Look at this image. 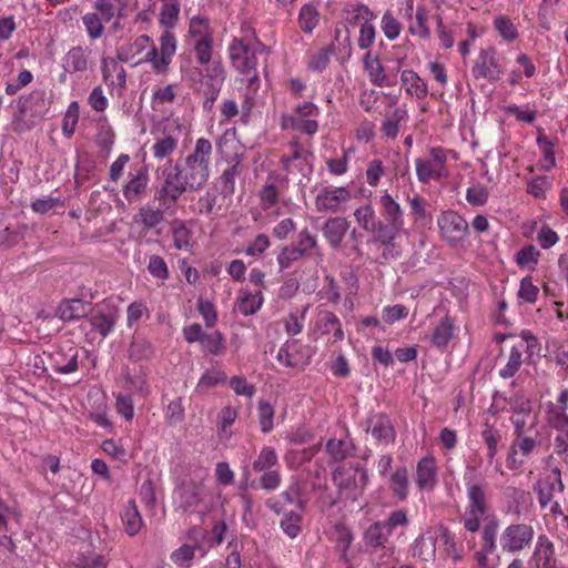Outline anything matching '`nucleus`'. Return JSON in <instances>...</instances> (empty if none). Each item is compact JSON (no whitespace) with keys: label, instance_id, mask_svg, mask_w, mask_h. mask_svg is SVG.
Segmentation results:
<instances>
[{"label":"nucleus","instance_id":"6","mask_svg":"<svg viewBox=\"0 0 568 568\" xmlns=\"http://www.w3.org/2000/svg\"><path fill=\"white\" fill-rule=\"evenodd\" d=\"M212 153V142L205 138H199L192 151L175 165L201 190L210 178Z\"/></svg>","mask_w":568,"mask_h":568},{"label":"nucleus","instance_id":"34","mask_svg":"<svg viewBox=\"0 0 568 568\" xmlns=\"http://www.w3.org/2000/svg\"><path fill=\"white\" fill-rule=\"evenodd\" d=\"M204 536V530L199 527L194 526L189 530V538L194 540L193 545L184 544L180 548L175 549L170 558L171 560L178 565V566H184L187 565L194 557L195 551L201 550L203 552V549L201 545L199 544V537Z\"/></svg>","mask_w":568,"mask_h":568},{"label":"nucleus","instance_id":"41","mask_svg":"<svg viewBox=\"0 0 568 568\" xmlns=\"http://www.w3.org/2000/svg\"><path fill=\"white\" fill-rule=\"evenodd\" d=\"M379 205L385 222L404 225V211L400 204L384 190L379 196Z\"/></svg>","mask_w":568,"mask_h":568},{"label":"nucleus","instance_id":"35","mask_svg":"<svg viewBox=\"0 0 568 568\" xmlns=\"http://www.w3.org/2000/svg\"><path fill=\"white\" fill-rule=\"evenodd\" d=\"M364 70L369 81L376 87H390L396 83L395 78L389 79L377 55L366 52L363 58Z\"/></svg>","mask_w":568,"mask_h":568},{"label":"nucleus","instance_id":"60","mask_svg":"<svg viewBox=\"0 0 568 568\" xmlns=\"http://www.w3.org/2000/svg\"><path fill=\"white\" fill-rule=\"evenodd\" d=\"M536 142L542 154V158L539 162V166L541 170L548 172L556 165V158L554 151L555 144L545 134H538Z\"/></svg>","mask_w":568,"mask_h":568},{"label":"nucleus","instance_id":"52","mask_svg":"<svg viewBox=\"0 0 568 568\" xmlns=\"http://www.w3.org/2000/svg\"><path fill=\"white\" fill-rule=\"evenodd\" d=\"M331 539L335 542V548L341 557L346 559L347 551L354 540L352 530L344 524H336L331 532Z\"/></svg>","mask_w":568,"mask_h":568},{"label":"nucleus","instance_id":"39","mask_svg":"<svg viewBox=\"0 0 568 568\" xmlns=\"http://www.w3.org/2000/svg\"><path fill=\"white\" fill-rule=\"evenodd\" d=\"M400 83L407 95L417 100H424L428 94L427 84L413 70H403L400 73Z\"/></svg>","mask_w":568,"mask_h":568},{"label":"nucleus","instance_id":"37","mask_svg":"<svg viewBox=\"0 0 568 568\" xmlns=\"http://www.w3.org/2000/svg\"><path fill=\"white\" fill-rule=\"evenodd\" d=\"M514 439L510 444L520 456L529 458L532 454L537 453L542 443V435L539 429L530 433L513 434Z\"/></svg>","mask_w":568,"mask_h":568},{"label":"nucleus","instance_id":"53","mask_svg":"<svg viewBox=\"0 0 568 568\" xmlns=\"http://www.w3.org/2000/svg\"><path fill=\"white\" fill-rule=\"evenodd\" d=\"M438 542L444 546V552L455 562L463 559V548L457 545L455 536L444 526H437Z\"/></svg>","mask_w":568,"mask_h":568},{"label":"nucleus","instance_id":"54","mask_svg":"<svg viewBox=\"0 0 568 568\" xmlns=\"http://www.w3.org/2000/svg\"><path fill=\"white\" fill-rule=\"evenodd\" d=\"M524 354L521 346H511L505 365L498 372L503 379H509L518 373L524 363Z\"/></svg>","mask_w":568,"mask_h":568},{"label":"nucleus","instance_id":"19","mask_svg":"<svg viewBox=\"0 0 568 568\" xmlns=\"http://www.w3.org/2000/svg\"><path fill=\"white\" fill-rule=\"evenodd\" d=\"M352 199V192L346 186H324L315 197L318 212L337 213L344 211Z\"/></svg>","mask_w":568,"mask_h":568},{"label":"nucleus","instance_id":"49","mask_svg":"<svg viewBox=\"0 0 568 568\" xmlns=\"http://www.w3.org/2000/svg\"><path fill=\"white\" fill-rule=\"evenodd\" d=\"M333 54V44L320 49L310 50L306 53L307 69L313 72H323L328 67Z\"/></svg>","mask_w":568,"mask_h":568},{"label":"nucleus","instance_id":"43","mask_svg":"<svg viewBox=\"0 0 568 568\" xmlns=\"http://www.w3.org/2000/svg\"><path fill=\"white\" fill-rule=\"evenodd\" d=\"M408 113L405 106H396L390 113L385 116L382 123L381 131L390 140H395L399 133L402 123H406Z\"/></svg>","mask_w":568,"mask_h":568},{"label":"nucleus","instance_id":"14","mask_svg":"<svg viewBox=\"0 0 568 568\" xmlns=\"http://www.w3.org/2000/svg\"><path fill=\"white\" fill-rule=\"evenodd\" d=\"M535 537L534 527L526 523H511L499 535V547L504 552L517 554L530 548Z\"/></svg>","mask_w":568,"mask_h":568},{"label":"nucleus","instance_id":"1","mask_svg":"<svg viewBox=\"0 0 568 568\" xmlns=\"http://www.w3.org/2000/svg\"><path fill=\"white\" fill-rule=\"evenodd\" d=\"M186 41L192 47L196 64L190 58L180 62L183 80L201 84L205 103L213 104L223 88L226 70L214 50V29L209 18L194 16L189 21Z\"/></svg>","mask_w":568,"mask_h":568},{"label":"nucleus","instance_id":"15","mask_svg":"<svg viewBox=\"0 0 568 568\" xmlns=\"http://www.w3.org/2000/svg\"><path fill=\"white\" fill-rule=\"evenodd\" d=\"M181 504L185 510L206 515L214 507V495L203 484L192 483L181 489Z\"/></svg>","mask_w":568,"mask_h":568},{"label":"nucleus","instance_id":"32","mask_svg":"<svg viewBox=\"0 0 568 568\" xmlns=\"http://www.w3.org/2000/svg\"><path fill=\"white\" fill-rule=\"evenodd\" d=\"M135 0H95L93 8L101 13L104 22H110L115 16L125 18L133 10Z\"/></svg>","mask_w":568,"mask_h":568},{"label":"nucleus","instance_id":"28","mask_svg":"<svg viewBox=\"0 0 568 568\" xmlns=\"http://www.w3.org/2000/svg\"><path fill=\"white\" fill-rule=\"evenodd\" d=\"M314 329L320 335L327 336V342L331 344H335L344 339L342 323L333 312H320L315 320Z\"/></svg>","mask_w":568,"mask_h":568},{"label":"nucleus","instance_id":"18","mask_svg":"<svg viewBox=\"0 0 568 568\" xmlns=\"http://www.w3.org/2000/svg\"><path fill=\"white\" fill-rule=\"evenodd\" d=\"M182 134V124L179 119H169L163 123L161 135L155 139L151 148L153 156L162 161L170 158L178 149Z\"/></svg>","mask_w":568,"mask_h":568},{"label":"nucleus","instance_id":"44","mask_svg":"<svg viewBox=\"0 0 568 568\" xmlns=\"http://www.w3.org/2000/svg\"><path fill=\"white\" fill-rule=\"evenodd\" d=\"M389 537L390 535L379 524V521H375L371 524L363 534L364 548L366 550L393 546V544L389 542Z\"/></svg>","mask_w":568,"mask_h":568},{"label":"nucleus","instance_id":"63","mask_svg":"<svg viewBox=\"0 0 568 568\" xmlns=\"http://www.w3.org/2000/svg\"><path fill=\"white\" fill-rule=\"evenodd\" d=\"M154 354L152 344L140 336L133 338L129 347V357L134 362L150 359Z\"/></svg>","mask_w":568,"mask_h":568},{"label":"nucleus","instance_id":"50","mask_svg":"<svg viewBox=\"0 0 568 568\" xmlns=\"http://www.w3.org/2000/svg\"><path fill=\"white\" fill-rule=\"evenodd\" d=\"M343 12L345 20L351 26L363 24L367 21H374V12L363 3H347L345 4Z\"/></svg>","mask_w":568,"mask_h":568},{"label":"nucleus","instance_id":"27","mask_svg":"<svg viewBox=\"0 0 568 568\" xmlns=\"http://www.w3.org/2000/svg\"><path fill=\"white\" fill-rule=\"evenodd\" d=\"M565 486L561 480V473L558 468L551 469L534 486V490L538 496V503L541 508H546L551 504L555 494L562 493Z\"/></svg>","mask_w":568,"mask_h":568},{"label":"nucleus","instance_id":"3","mask_svg":"<svg viewBox=\"0 0 568 568\" xmlns=\"http://www.w3.org/2000/svg\"><path fill=\"white\" fill-rule=\"evenodd\" d=\"M227 52L232 67L248 78V85L252 88L257 83V57L267 55L268 51L251 26L241 27L240 36L229 43Z\"/></svg>","mask_w":568,"mask_h":568},{"label":"nucleus","instance_id":"21","mask_svg":"<svg viewBox=\"0 0 568 568\" xmlns=\"http://www.w3.org/2000/svg\"><path fill=\"white\" fill-rule=\"evenodd\" d=\"M278 363L285 367L294 369H304L311 361L308 348L298 339L285 342L276 355Z\"/></svg>","mask_w":568,"mask_h":568},{"label":"nucleus","instance_id":"46","mask_svg":"<svg viewBox=\"0 0 568 568\" xmlns=\"http://www.w3.org/2000/svg\"><path fill=\"white\" fill-rule=\"evenodd\" d=\"M121 519L125 532L130 536H135L143 526L142 516L138 509L134 500H129L121 513Z\"/></svg>","mask_w":568,"mask_h":568},{"label":"nucleus","instance_id":"22","mask_svg":"<svg viewBox=\"0 0 568 568\" xmlns=\"http://www.w3.org/2000/svg\"><path fill=\"white\" fill-rule=\"evenodd\" d=\"M63 73L60 81L63 82L65 74L84 73L93 67L91 50L88 47L75 45L70 48L61 59Z\"/></svg>","mask_w":568,"mask_h":568},{"label":"nucleus","instance_id":"8","mask_svg":"<svg viewBox=\"0 0 568 568\" xmlns=\"http://www.w3.org/2000/svg\"><path fill=\"white\" fill-rule=\"evenodd\" d=\"M568 388L561 389L556 402H549L545 409L547 425L556 430L554 440L555 452L558 455L568 452Z\"/></svg>","mask_w":568,"mask_h":568},{"label":"nucleus","instance_id":"31","mask_svg":"<svg viewBox=\"0 0 568 568\" xmlns=\"http://www.w3.org/2000/svg\"><path fill=\"white\" fill-rule=\"evenodd\" d=\"M503 497L507 506L506 513L515 516L523 515L532 504L530 493L515 486L505 487Z\"/></svg>","mask_w":568,"mask_h":568},{"label":"nucleus","instance_id":"2","mask_svg":"<svg viewBox=\"0 0 568 568\" xmlns=\"http://www.w3.org/2000/svg\"><path fill=\"white\" fill-rule=\"evenodd\" d=\"M176 49L178 39L175 34L171 30H164L158 40V44L148 34H141L132 39L126 47H122L116 57L120 61L128 62L145 51L144 57L136 64L148 63L155 74L166 75L171 70Z\"/></svg>","mask_w":568,"mask_h":568},{"label":"nucleus","instance_id":"36","mask_svg":"<svg viewBox=\"0 0 568 568\" xmlns=\"http://www.w3.org/2000/svg\"><path fill=\"white\" fill-rule=\"evenodd\" d=\"M349 229V223L345 217L336 216L328 219L323 227V236L334 250L341 247L342 242Z\"/></svg>","mask_w":568,"mask_h":568},{"label":"nucleus","instance_id":"16","mask_svg":"<svg viewBox=\"0 0 568 568\" xmlns=\"http://www.w3.org/2000/svg\"><path fill=\"white\" fill-rule=\"evenodd\" d=\"M365 432L371 434L379 446H388L395 443L396 429L390 416L383 412H369L364 422Z\"/></svg>","mask_w":568,"mask_h":568},{"label":"nucleus","instance_id":"26","mask_svg":"<svg viewBox=\"0 0 568 568\" xmlns=\"http://www.w3.org/2000/svg\"><path fill=\"white\" fill-rule=\"evenodd\" d=\"M438 464L433 455L422 457L415 469V484L420 491L432 493L438 485Z\"/></svg>","mask_w":568,"mask_h":568},{"label":"nucleus","instance_id":"59","mask_svg":"<svg viewBox=\"0 0 568 568\" xmlns=\"http://www.w3.org/2000/svg\"><path fill=\"white\" fill-rule=\"evenodd\" d=\"M480 436L487 446V458L491 462L498 453V446L501 442V433L494 425L485 423Z\"/></svg>","mask_w":568,"mask_h":568},{"label":"nucleus","instance_id":"64","mask_svg":"<svg viewBox=\"0 0 568 568\" xmlns=\"http://www.w3.org/2000/svg\"><path fill=\"white\" fill-rule=\"evenodd\" d=\"M354 217L359 227L366 232H373L378 225L375 210L371 204H365L354 211Z\"/></svg>","mask_w":568,"mask_h":568},{"label":"nucleus","instance_id":"42","mask_svg":"<svg viewBox=\"0 0 568 568\" xmlns=\"http://www.w3.org/2000/svg\"><path fill=\"white\" fill-rule=\"evenodd\" d=\"M392 495L399 501H405L409 495L408 470L405 466L396 467L388 478Z\"/></svg>","mask_w":568,"mask_h":568},{"label":"nucleus","instance_id":"61","mask_svg":"<svg viewBox=\"0 0 568 568\" xmlns=\"http://www.w3.org/2000/svg\"><path fill=\"white\" fill-rule=\"evenodd\" d=\"M509 420L513 425V434L530 433L539 429L538 415L534 412L521 414L519 416H510Z\"/></svg>","mask_w":568,"mask_h":568},{"label":"nucleus","instance_id":"55","mask_svg":"<svg viewBox=\"0 0 568 568\" xmlns=\"http://www.w3.org/2000/svg\"><path fill=\"white\" fill-rule=\"evenodd\" d=\"M94 142L102 152L111 153L115 142V132L105 119L98 123Z\"/></svg>","mask_w":568,"mask_h":568},{"label":"nucleus","instance_id":"29","mask_svg":"<svg viewBox=\"0 0 568 568\" xmlns=\"http://www.w3.org/2000/svg\"><path fill=\"white\" fill-rule=\"evenodd\" d=\"M79 347L65 344L57 349L51 358L53 369L59 374H70L78 369Z\"/></svg>","mask_w":568,"mask_h":568},{"label":"nucleus","instance_id":"56","mask_svg":"<svg viewBox=\"0 0 568 568\" xmlns=\"http://www.w3.org/2000/svg\"><path fill=\"white\" fill-rule=\"evenodd\" d=\"M326 452L334 462H341L347 458L354 449L352 439L348 436L344 438H331L326 443Z\"/></svg>","mask_w":568,"mask_h":568},{"label":"nucleus","instance_id":"20","mask_svg":"<svg viewBox=\"0 0 568 568\" xmlns=\"http://www.w3.org/2000/svg\"><path fill=\"white\" fill-rule=\"evenodd\" d=\"M471 73L476 79H486L489 82L498 81L504 73V65L495 48L480 50L475 60Z\"/></svg>","mask_w":568,"mask_h":568},{"label":"nucleus","instance_id":"10","mask_svg":"<svg viewBox=\"0 0 568 568\" xmlns=\"http://www.w3.org/2000/svg\"><path fill=\"white\" fill-rule=\"evenodd\" d=\"M467 506L462 517L464 528L469 532H476L480 528L481 518L489 509L485 486L468 479L467 474L464 476Z\"/></svg>","mask_w":568,"mask_h":568},{"label":"nucleus","instance_id":"45","mask_svg":"<svg viewBox=\"0 0 568 568\" xmlns=\"http://www.w3.org/2000/svg\"><path fill=\"white\" fill-rule=\"evenodd\" d=\"M123 387L132 395L146 397L150 393L146 372L140 367L138 371H128L124 374Z\"/></svg>","mask_w":568,"mask_h":568},{"label":"nucleus","instance_id":"47","mask_svg":"<svg viewBox=\"0 0 568 568\" xmlns=\"http://www.w3.org/2000/svg\"><path fill=\"white\" fill-rule=\"evenodd\" d=\"M264 302L262 290L255 292L241 291L237 298V310L244 315H253L262 307Z\"/></svg>","mask_w":568,"mask_h":568},{"label":"nucleus","instance_id":"25","mask_svg":"<svg viewBox=\"0 0 568 568\" xmlns=\"http://www.w3.org/2000/svg\"><path fill=\"white\" fill-rule=\"evenodd\" d=\"M458 327L455 318L446 314L434 325L429 334V344L432 347L444 353L449 348L450 343L457 337Z\"/></svg>","mask_w":568,"mask_h":568},{"label":"nucleus","instance_id":"7","mask_svg":"<svg viewBox=\"0 0 568 568\" xmlns=\"http://www.w3.org/2000/svg\"><path fill=\"white\" fill-rule=\"evenodd\" d=\"M456 159L453 150L443 146H432L428 149L427 156L415 160V170L417 180L422 184H428L432 181H443L449 176L448 158Z\"/></svg>","mask_w":568,"mask_h":568},{"label":"nucleus","instance_id":"5","mask_svg":"<svg viewBox=\"0 0 568 568\" xmlns=\"http://www.w3.org/2000/svg\"><path fill=\"white\" fill-rule=\"evenodd\" d=\"M49 110L43 90H33L17 101V111L12 115L11 129L23 134L34 129Z\"/></svg>","mask_w":568,"mask_h":568},{"label":"nucleus","instance_id":"12","mask_svg":"<svg viewBox=\"0 0 568 568\" xmlns=\"http://www.w3.org/2000/svg\"><path fill=\"white\" fill-rule=\"evenodd\" d=\"M367 473L364 469L339 466L333 471V483L338 488L341 497L355 501L362 495L367 484Z\"/></svg>","mask_w":568,"mask_h":568},{"label":"nucleus","instance_id":"33","mask_svg":"<svg viewBox=\"0 0 568 568\" xmlns=\"http://www.w3.org/2000/svg\"><path fill=\"white\" fill-rule=\"evenodd\" d=\"M178 83L155 87L151 97L152 110L160 113L168 112L178 98Z\"/></svg>","mask_w":568,"mask_h":568},{"label":"nucleus","instance_id":"51","mask_svg":"<svg viewBox=\"0 0 568 568\" xmlns=\"http://www.w3.org/2000/svg\"><path fill=\"white\" fill-rule=\"evenodd\" d=\"M321 14L313 3H305L301 7L297 16L298 28L305 34H312L320 23Z\"/></svg>","mask_w":568,"mask_h":568},{"label":"nucleus","instance_id":"62","mask_svg":"<svg viewBox=\"0 0 568 568\" xmlns=\"http://www.w3.org/2000/svg\"><path fill=\"white\" fill-rule=\"evenodd\" d=\"M540 252L532 244L523 246L515 255L516 264L521 268L534 271L539 262Z\"/></svg>","mask_w":568,"mask_h":568},{"label":"nucleus","instance_id":"24","mask_svg":"<svg viewBox=\"0 0 568 568\" xmlns=\"http://www.w3.org/2000/svg\"><path fill=\"white\" fill-rule=\"evenodd\" d=\"M102 77L111 95L122 98L126 91V71L115 59L102 61Z\"/></svg>","mask_w":568,"mask_h":568},{"label":"nucleus","instance_id":"11","mask_svg":"<svg viewBox=\"0 0 568 568\" xmlns=\"http://www.w3.org/2000/svg\"><path fill=\"white\" fill-rule=\"evenodd\" d=\"M199 191L195 183H192L185 174L176 166L163 171V182L158 193L160 203L166 209L175 205L176 201L185 191Z\"/></svg>","mask_w":568,"mask_h":568},{"label":"nucleus","instance_id":"13","mask_svg":"<svg viewBox=\"0 0 568 568\" xmlns=\"http://www.w3.org/2000/svg\"><path fill=\"white\" fill-rule=\"evenodd\" d=\"M311 143L303 142L297 135L287 143V153L281 156V164L287 173L306 174L312 171L313 153L310 150Z\"/></svg>","mask_w":568,"mask_h":568},{"label":"nucleus","instance_id":"58","mask_svg":"<svg viewBox=\"0 0 568 568\" xmlns=\"http://www.w3.org/2000/svg\"><path fill=\"white\" fill-rule=\"evenodd\" d=\"M379 524L392 536L398 528L405 529L409 525L408 510L399 508L390 511Z\"/></svg>","mask_w":568,"mask_h":568},{"label":"nucleus","instance_id":"17","mask_svg":"<svg viewBox=\"0 0 568 568\" xmlns=\"http://www.w3.org/2000/svg\"><path fill=\"white\" fill-rule=\"evenodd\" d=\"M437 225L440 236L448 242L449 245L462 243L469 233L467 221L453 210L442 212L437 217Z\"/></svg>","mask_w":568,"mask_h":568},{"label":"nucleus","instance_id":"9","mask_svg":"<svg viewBox=\"0 0 568 568\" xmlns=\"http://www.w3.org/2000/svg\"><path fill=\"white\" fill-rule=\"evenodd\" d=\"M321 109L311 101H304L292 108L291 112L283 113L280 119L282 130L301 132L307 136H314L318 131V116Z\"/></svg>","mask_w":568,"mask_h":568},{"label":"nucleus","instance_id":"30","mask_svg":"<svg viewBox=\"0 0 568 568\" xmlns=\"http://www.w3.org/2000/svg\"><path fill=\"white\" fill-rule=\"evenodd\" d=\"M437 542V526L428 528L425 532L420 534L413 542V556L422 561L434 560L436 555Z\"/></svg>","mask_w":568,"mask_h":568},{"label":"nucleus","instance_id":"57","mask_svg":"<svg viewBox=\"0 0 568 568\" xmlns=\"http://www.w3.org/2000/svg\"><path fill=\"white\" fill-rule=\"evenodd\" d=\"M226 374L216 368L207 369L203 373V375L200 377L194 393L199 395L206 394L211 388L224 384L226 382Z\"/></svg>","mask_w":568,"mask_h":568},{"label":"nucleus","instance_id":"4","mask_svg":"<svg viewBox=\"0 0 568 568\" xmlns=\"http://www.w3.org/2000/svg\"><path fill=\"white\" fill-rule=\"evenodd\" d=\"M235 133V129H227L215 143L221 159L227 163L219 179L220 192L224 197L233 195L235 180L243 171L244 146L236 140Z\"/></svg>","mask_w":568,"mask_h":568},{"label":"nucleus","instance_id":"40","mask_svg":"<svg viewBox=\"0 0 568 568\" xmlns=\"http://www.w3.org/2000/svg\"><path fill=\"white\" fill-rule=\"evenodd\" d=\"M118 318L119 314L115 308L108 311L99 308L91 315L90 324L101 336L106 337L114 329Z\"/></svg>","mask_w":568,"mask_h":568},{"label":"nucleus","instance_id":"38","mask_svg":"<svg viewBox=\"0 0 568 568\" xmlns=\"http://www.w3.org/2000/svg\"><path fill=\"white\" fill-rule=\"evenodd\" d=\"M91 311V303L80 298L65 300L57 310L58 316L65 322L82 318Z\"/></svg>","mask_w":568,"mask_h":568},{"label":"nucleus","instance_id":"48","mask_svg":"<svg viewBox=\"0 0 568 568\" xmlns=\"http://www.w3.org/2000/svg\"><path fill=\"white\" fill-rule=\"evenodd\" d=\"M368 560L373 568H396L395 546H386L373 549H366Z\"/></svg>","mask_w":568,"mask_h":568},{"label":"nucleus","instance_id":"23","mask_svg":"<svg viewBox=\"0 0 568 568\" xmlns=\"http://www.w3.org/2000/svg\"><path fill=\"white\" fill-rule=\"evenodd\" d=\"M150 181L149 171L144 166L131 168L122 185V194L128 203H138L146 194Z\"/></svg>","mask_w":568,"mask_h":568}]
</instances>
